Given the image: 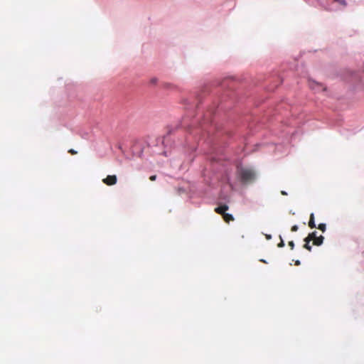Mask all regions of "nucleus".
Returning a JSON list of instances; mask_svg holds the SVG:
<instances>
[{"label":"nucleus","instance_id":"6","mask_svg":"<svg viewBox=\"0 0 364 364\" xmlns=\"http://www.w3.org/2000/svg\"><path fill=\"white\" fill-rule=\"evenodd\" d=\"M223 218L224 219V220L229 223L230 221H233L234 220V218L233 216L231 215V214H229V213H225L223 215Z\"/></svg>","mask_w":364,"mask_h":364},{"label":"nucleus","instance_id":"18","mask_svg":"<svg viewBox=\"0 0 364 364\" xmlns=\"http://www.w3.org/2000/svg\"><path fill=\"white\" fill-rule=\"evenodd\" d=\"M295 264H296V265H299V264H300V262H299V260H297V261L295 262Z\"/></svg>","mask_w":364,"mask_h":364},{"label":"nucleus","instance_id":"13","mask_svg":"<svg viewBox=\"0 0 364 364\" xmlns=\"http://www.w3.org/2000/svg\"><path fill=\"white\" fill-rule=\"evenodd\" d=\"M68 152H69L70 154H72V155H75V154H77V151H75V150H74V149H70L68 151Z\"/></svg>","mask_w":364,"mask_h":364},{"label":"nucleus","instance_id":"1","mask_svg":"<svg viewBox=\"0 0 364 364\" xmlns=\"http://www.w3.org/2000/svg\"><path fill=\"white\" fill-rule=\"evenodd\" d=\"M236 176L243 184L252 183L256 177L253 169L238 166L236 171Z\"/></svg>","mask_w":364,"mask_h":364},{"label":"nucleus","instance_id":"9","mask_svg":"<svg viewBox=\"0 0 364 364\" xmlns=\"http://www.w3.org/2000/svg\"><path fill=\"white\" fill-rule=\"evenodd\" d=\"M318 229H319L320 230H321L322 232H325L326 231V224L324 223H320L318 225Z\"/></svg>","mask_w":364,"mask_h":364},{"label":"nucleus","instance_id":"3","mask_svg":"<svg viewBox=\"0 0 364 364\" xmlns=\"http://www.w3.org/2000/svg\"><path fill=\"white\" fill-rule=\"evenodd\" d=\"M117 178L115 175H108L105 178L102 179V182L107 186H113L117 183Z\"/></svg>","mask_w":364,"mask_h":364},{"label":"nucleus","instance_id":"8","mask_svg":"<svg viewBox=\"0 0 364 364\" xmlns=\"http://www.w3.org/2000/svg\"><path fill=\"white\" fill-rule=\"evenodd\" d=\"M310 241H311V240H310L309 239H308V237H306V238L304 239L305 244H304V247L305 249H306L307 250H309V251H311V246L309 245Z\"/></svg>","mask_w":364,"mask_h":364},{"label":"nucleus","instance_id":"7","mask_svg":"<svg viewBox=\"0 0 364 364\" xmlns=\"http://www.w3.org/2000/svg\"><path fill=\"white\" fill-rule=\"evenodd\" d=\"M309 226L311 228H316V224H315V221H314V213H311L310 215V219H309Z\"/></svg>","mask_w":364,"mask_h":364},{"label":"nucleus","instance_id":"15","mask_svg":"<svg viewBox=\"0 0 364 364\" xmlns=\"http://www.w3.org/2000/svg\"><path fill=\"white\" fill-rule=\"evenodd\" d=\"M284 246V243L283 240H281V242L278 244V247H282Z\"/></svg>","mask_w":364,"mask_h":364},{"label":"nucleus","instance_id":"14","mask_svg":"<svg viewBox=\"0 0 364 364\" xmlns=\"http://www.w3.org/2000/svg\"><path fill=\"white\" fill-rule=\"evenodd\" d=\"M156 178V175H153V176H151L149 179L151 181H155Z\"/></svg>","mask_w":364,"mask_h":364},{"label":"nucleus","instance_id":"16","mask_svg":"<svg viewBox=\"0 0 364 364\" xmlns=\"http://www.w3.org/2000/svg\"><path fill=\"white\" fill-rule=\"evenodd\" d=\"M281 193H282V195H283V196H287V193L286 191H281Z\"/></svg>","mask_w":364,"mask_h":364},{"label":"nucleus","instance_id":"4","mask_svg":"<svg viewBox=\"0 0 364 364\" xmlns=\"http://www.w3.org/2000/svg\"><path fill=\"white\" fill-rule=\"evenodd\" d=\"M309 87L315 91L325 90L326 88L321 85L315 81L310 80L309 82Z\"/></svg>","mask_w":364,"mask_h":364},{"label":"nucleus","instance_id":"17","mask_svg":"<svg viewBox=\"0 0 364 364\" xmlns=\"http://www.w3.org/2000/svg\"><path fill=\"white\" fill-rule=\"evenodd\" d=\"M156 79L154 78V79L151 80V82L152 83H156Z\"/></svg>","mask_w":364,"mask_h":364},{"label":"nucleus","instance_id":"12","mask_svg":"<svg viewBox=\"0 0 364 364\" xmlns=\"http://www.w3.org/2000/svg\"><path fill=\"white\" fill-rule=\"evenodd\" d=\"M289 246L290 247L291 250H293L294 247V243L293 241L289 242Z\"/></svg>","mask_w":364,"mask_h":364},{"label":"nucleus","instance_id":"5","mask_svg":"<svg viewBox=\"0 0 364 364\" xmlns=\"http://www.w3.org/2000/svg\"><path fill=\"white\" fill-rule=\"evenodd\" d=\"M228 210V206L227 205H220L219 207H217L215 208V211L218 213V214H220L222 215H223L226 210Z\"/></svg>","mask_w":364,"mask_h":364},{"label":"nucleus","instance_id":"11","mask_svg":"<svg viewBox=\"0 0 364 364\" xmlns=\"http://www.w3.org/2000/svg\"><path fill=\"white\" fill-rule=\"evenodd\" d=\"M298 228H298V226H297L296 225H293V226L291 227V230L292 232H296V231H297V230H298Z\"/></svg>","mask_w":364,"mask_h":364},{"label":"nucleus","instance_id":"10","mask_svg":"<svg viewBox=\"0 0 364 364\" xmlns=\"http://www.w3.org/2000/svg\"><path fill=\"white\" fill-rule=\"evenodd\" d=\"M334 1L339 2L343 6H346V1L345 0H334Z\"/></svg>","mask_w":364,"mask_h":364},{"label":"nucleus","instance_id":"2","mask_svg":"<svg viewBox=\"0 0 364 364\" xmlns=\"http://www.w3.org/2000/svg\"><path fill=\"white\" fill-rule=\"evenodd\" d=\"M311 241H313V244L316 246H319L323 243L324 237L322 235L317 236V232L314 231L309 234L306 237Z\"/></svg>","mask_w":364,"mask_h":364}]
</instances>
